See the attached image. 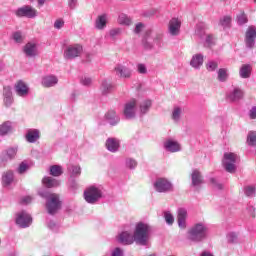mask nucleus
<instances>
[{"instance_id": "nucleus-1", "label": "nucleus", "mask_w": 256, "mask_h": 256, "mask_svg": "<svg viewBox=\"0 0 256 256\" xmlns=\"http://www.w3.org/2000/svg\"><path fill=\"white\" fill-rule=\"evenodd\" d=\"M133 235L136 245L146 246L151 237V226L145 222H138Z\"/></svg>"}, {"instance_id": "nucleus-2", "label": "nucleus", "mask_w": 256, "mask_h": 256, "mask_svg": "<svg viewBox=\"0 0 256 256\" xmlns=\"http://www.w3.org/2000/svg\"><path fill=\"white\" fill-rule=\"evenodd\" d=\"M38 195L42 199H46V209L49 215H55L61 209V200L58 194L51 193L48 190H40L38 191Z\"/></svg>"}, {"instance_id": "nucleus-3", "label": "nucleus", "mask_w": 256, "mask_h": 256, "mask_svg": "<svg viewBox=\"0 0 256 256\" xmlns=\"http://www.w3.org/2000/svg\"><path fill=\"white\" fill-rule=\"evenodd\" d=\"M209 233V228L203 222H199L194 224L188 232V239L190 241H194L195 243H200V241H204L207 239V235Z\"/></svg>"}, {"instance_id": "nucleus-4", "label": "nucleus", "mask_w": 256, "mask_h": 256, "mask_svg": "<svg viewBox=\"0 0 256 256\" xmlns=\"http://www.w3.org/2000/svg\"><path fill=\"white\" fill-rule=\"evenodd\" d=\"M239 161V156L233 152H226L224 153L223 159H222V165L227 171V173H235L237 171V162Z\"/></svg>"}, {"instance_id": "nucleus-5", "label": "nucleus", "mask_w": 256, "mask_h": 256, "mask_svg": "<svg viewBox=\"0 0 256 256\" xmlns=\"http://www.w3.org/2000/svg\"><path fill=\"white\" fill-rule=\"evenodd\" d=\"M244 45L249 51H253L256 47V26L250 25L247 27L244 34Z\"/></svg>"}, {"instance_id": "nucleus-6", "label": "nucleus", "mask_w": 256, "mask_h": 256, "mask_svg": "<svg viewBox=\"0 0 256 256\" xmlns=\"http://www.w3.org/2000/svg\"><path fill=\"white\" fill-rule=\"evenodd\" d=\"M101 197H103V191L95 186H90L84 191V199L86 203H90V205H95Z\"/></svg>"}, {"instance_id": "nucleus-7", "label": "nucleus", "mask_w": 256, "mask_h": 256, "mask_svg": "<svg viewBox=\"0 0 256 256\" xmlns=\"http://www.w3.org/2000/svg\"><path fill=\"white\" fill-rule=\"evenodd\" d=\"M81 53H83V46L80 44L69 45L64 49V59L67 61H73V59L81 57Z\"/></svg>"}, {"instance_id": "nucleus-8", "label": "nucleus", "mask_w": 256, "mask_h": 256, "mask_svg": "<svg viewBox=\"0 0 256 256\" xmlns=\"http://www.w3.org/2000/svg\"><path fill=\"white\" fill-rule=\"evenodd\" d=\"M153 187L157 193H171L173 191V183L166 178H157Z\"/></svg>"}, {"instance_id": "nucleus-9", "label": "nucleus", "mask_w": 256, "mask_h": 256, "mask_svg": "<svg viewBox=\"0 0 256 256\" xmlns=\"http://www.w3.org/2000/svg\"><path fill=\"white\" fill-rule=\"evenodd\" d=\"M114 73L119 79H131L133 77V70L125 64H117L114 67Z\"/></svg>"}, {"instance_id": "nucleus-10", "label": "nucleus", "mask_w": 256, "mask_h": 256, "mask_svg": "<svg viewBox=\"0 0 256 256\" xmlns=\"http://www.w3.org/2000/svg\"><path fill=\"white\" fill-rule=\"evenodd\" d=\"M16 17H26L27 19H35L37 16V10L29 5L18 8L15 11Z\"/></svg>"}, {"instance_id": "nucleus-11", "label": "nucleus", "mask_w": 256, "mask_h": 256, "mask_svg": "<svg viewBox=\"0 0 256 256\" xmlns=\"http://www.w3.org/2000/svg\"><path fill=\"white\" fill-rule=\"evenodd\" d=\"M137 111V100L136 99H131L126 104L124 105V117L127 119H135Z\"/></svg>"}, {"instance_id": "nucleus-12", "label": "nucleus", "mask_w": 256, "mask_h": 256, "mask_svg": "<svg viewBox=\"0 0 256 256\" xmlns=\"http://www.w3.org/2000/svg\"><path fill=\"white\" fill-rule=\"evenodd\" d=\"M33 222V218L26 211H21L16 216V225H19L22 229H26Z\"/></svg>"}, {"instance_id": "nucleus-13", "label": "nucleus", "mask_w": 256, "mask_h": 256, "mask_svg": "<svg viewBox=\"0 0 256 256\" xmlns=\"http://www.w3.org/2000/svg\"><path fill=\"white\" fill-rule=\"evenodd\" d=\"M191 187H194L195 191H201V185L205 183L203 175L197 169H194L191 173Z\"/></svg>"}, {"instance_id": "nucleus-14", "label": "nucleus", "mask_w": 256, "mask_h": 256, "mask_svg": "<svg viewBox=\"0 0 256 256\" xmlns=\"http://www.w3.org/2000/svg\"><path fill=\"white\" fill-rule=\"evenodd\" d=\"M168 33L171 37H177L181 33V20L172 18L168 24Z\"/></svg>"}, {"instance_id": "nucleus-15", "label": "nucleus", "mask_w": 256, "mask_h": 256, "mask_svg": "<svg viewBox=\"0 0 256 256\" xmlns=\"http://www.w3.org/2000/svg\"><path fill=\"white\" fill-rule=\"evenodd\" d=\"M205 61V56L201 53L194 54L190 60V66L196 71H199L201 67H203V63Z\"/></svg>"}, {"instance_id": "nucleus-16", "label": "nucleus", "mask_w": 256, "mask_h": 256, "mask_svg": "<svg viewBox=\"0 0 256 256\" xmlns=\"http://www.w3.org/2000/svg\"><path fill=\"white\" fill-rule=\"evenodd\" d=\"M118 241L122 245H133L135 243V236L128 231H124L118 235Z\"/></svg>"}, {"instance_id": "nucleus-17", "label": "nucleus", "mask_w": 256, "mask_h": 256, "mask_svg": "<svg viewBox=\"0 0 256 256\" xmlns=\"http://www.w3.org/2000/svg\"><path fill=\"white\" fill-rule=\"evenodd\" d=\"M24 54L26 55V57H37V55H39V50L37 49V44L33 43V42H28L24 48H23Z\"/></svg>"}, {"instance_id": "nucleus-18", "label": "nucleus", "mask_w": 256, "mask_h": 256, "mask_svg": "<svg viewBox=\"0 0 256 256\" xmlns=\"http://www.w3.org/2000/svg\"><path fill=\"white\" fill-rule=\"evenodd\" d=\"M177 222L180 229L187 228V209L185 208L178 209Z\"/></svg>"}, {"instance_id": "nucleus-19", "label": "nucleus", "mask_w": 256, "mask_h": 256, "mask_svg": "<svg viewBox=\"0 0 256 256\" xmlns=\"http://www.w3.org/2000/svg\"><path fill=\"white\" fill-rule=\"evenodd\" d=\"M15 92L19 97H27L29 95V86L20 80L15 85Z\"/></svg>"}, {"instance_id": "nucleus-20", "label": "nucleus", "mask_w": 256, "mask_h": 256, "mask_svg": "<svg viewBox=\"0 0 256 256\" xmlns=\"http://www.w3.org/2000/svg\"><path fill=\"white\" fill-rule=\"evenodd\" d=\"M164 149L169 151V153H177L181 151V144L175 140L169 139L164 142Z\"/></svg>"}, {"instance_id": "nucleus-21", "label": "nucleus", "mask_w": 256, "mask_h": 256, "mask_svg": "<svg viewBox=\"0 0 256 256\" xmlns=\"http://www.w3.org/2000/svg\"><path fill=\"white\" fill-rule=\"evenodd\" d=\"M115 89V85L111 83V81L103 80L100 85V92L102 95H109V93H113Z\"/></svg>"}, {"instance_id": "nucleus-22", "label": "nucleus", "mask_w": 256, "mask_h": 256, "mask_svg": "<svg viewBox=\"0 0 256 256\" xmlns=\"http://www.w3.org/2000/svg\"><path fill=\"white\" fill-rule=\"evenodd\" d=\"M109 19V16L107 14L99 15L95 21V27L99 31H103L105 27H107V20Z\"/></svg>"}, {"instance_id": "nucleus-23", "label": "nucleus", "mask_w": 256, "mask_h": 256, "mask_svg": "<svg viewBox=\"0 0 256 256\" xmlns=\"http://www.w3.org/2000/svg\"><path fill=\"white\" fill-rule=\"evenodd\" d=\"M59 83V79L56 76L49 75L42 78V85L43 87H55Z\"/></svg>"}, {"instance_id": "nucleus-24", "label": "nucleus", "mask_w": 256, "mask_h": 256, "mask_svg": "<svg viewBox=\"0 0 256 256\" xmlns=\"http://www.w3.org/2000/svg\"><path fill=\"white\" fill-rule=\"evenodd\" d=\"M153 105V102L151 100L146 99L139 102V113L141 116L147 115L149 113V109H151V106Z\"/></svg>"}, {"instance_id": "nucleus-25", "label": "nucleus", "mask_w": 256, "mask_h": 256, "mask_svg": "<svg viewBox=\"0 0 256 256\" xmlns=\"http://www.w3.org/2000/svg\"><path fill=\"white\" fill-rule=\"evenodd\" d=\"M106 148L111 153H117V151H119V141L117 138H108L106 140Z\"/></svg>"}, {"instance_id": "nucleus-26", "label": "nucleus", "mask_w": 256, "mask_h": 256, "mask_svg": "<svg viewBox=\"0 0 256 256\" xmlns=\"http://www.w3.org/2000/svg\"><path fill=\"white\" fill-rule=\"evenodd\" d=\"M3 97H4V103L6 107H9V105L13 103V92H11L10 86H4Z\"/></svg>"}, {"instance_id": "nucleus-27", "label": "nucleus", "mask_w": 256, "mask_h": 256, "mask_svg": "<svg viewBox=\"0 0 256 256\" xmlns=\"http://www.w3.org/2000/svg\"><path fill=\"white\" fill-rule=\"evenodd\" d=\"M43 185L48 189H52L53 187H59L61 182L53 177L46 176L42 180Z\"/></svg>"}, {"instance_id": "nucleus-28", "label": "nucleus", "mask_w": 256, "mask_h": 256, "mask_svg": "<svg viewBox=\"0 0 256 256\" xmlns=\"http://www.w3.org/2000/svg\"><path fill=\"white\" fill-rule=\"evenodd\" d=\"M40 137V132L37 129H29L26 133V141L28 143H36Z\"/></svg>"}, {"instance_id": "nucleus-29", "label": "nucleus", "mask_w": 256, "mask_h": 256, "mask_svg": "<svg viewBox=\"0 0 256 256\" xmlns=\"http://www.w3.org/2000/svg\"><path fill=\"white\" fill-rule=\"evenodd\" d=\"M105 117L108 123H110L111 125H117V123H119L120 121L119 116L117 115V112H115V110L108 111Z\"/></svg>"}, {"instance_id": "nucleus-30", "label": "nucleus", "mask_w": 256, "mask_h": 256, "mask_svg": "<svg viewBox=\"0 0 256 256\" xmlns=\"http://www.w3.org/2000/svg\"><path fill=\"white\" fill-rule=\"evenodd\" d=\"M251 71L252 68L250 64H243L239 71L241 79H249V77H251Z\"/></svg>"}, {"instance_id": "nucleus-31", "label": "nucleus", "mask_w": 256, "mask_h": 256, "mask_svg": "<svg viewBox=\"0 0 256 256\" xmlns=\"http://www.w3.org/2000/svg\"><path fill=\"white\" fill-rule=\"evenodd\" d=\"M13 171H7L2 175V184L4 187H9V185H11V183H13Z\"/></svg>"}, {"instance_id": "nucleus-32", "label": "nucleus", "mask_w": 256, "mask_h": 256, "mask_svg": "<svg viewBox=\"0 0 256 256\" xmlns=\"http://www.w3.org/2000/svg\"><path fill=\"white\" fill-rule=\"evenodd\" d=\"M183 114V109L181 107L176 106L172 110L171 119L174 121V123H179L181 121V115Z\"/></svg>"}, {"instance_id": "nucleus-33", "label": "nucleus", "mask_w": 256, "mask_h": 256, "mask_svg": "<svg viewBox=\"0 0 256 256\" xmlns=\"http://www.w3.org/2000/svg\"><path fill=\"white\" fill-rule=\"evenodd\" d=\"M230 101H239V99L243 98V91L239 88H235L228 96Z\"/></svg>"}, {"instance_id": "nucleus-34", "label": "nucleus", "mask_w": 256, "mask_h": 256, "mask_svg": "<svg viewBox=\"0 0 256 256\" xmlns=\"http://www.w3.org/2000/svg\"><path fill=\"white\" fill-rule=\"evenodd\" d=\"M11 129H13V126L11 125V122L6 121L2 125H0V135H7V133H11Z\"/></svg>"}, {"instance_id": "nucleus-35", "label": "nucleus", "mask_w": 256, "mask_h": 256, "mask_svg": "<svg viewBox=\"0 0 256 256\" xmlns=\"http://www.w3.org/2000/svg\"><path fill=\"white\" fill-rule=\"evenodd\" d=\"M50 175H52V177H61V175H63V168L59 165L51 166Z\"/></svg>"}, {"instance_id": "nucleus-36", "label": "nucleus", "mask_w": 256, "mask_h": 256, "mask_svg": "<svg viewBox=\"0 0 256 256\" xmlns=\"http://www.w3.org/2000/svg\"><path fill=\"white\" fill-rule=\"evenodd\" d=\"M227 71V68H220L218 70V81H220V83H225V81L229 79V74Z\"/></svg>"}, {"instance_id": "nucleus-37", "label": "nucleus", "mask_w": 256, "mask_h": 256, "mask_svg": "<svg viewBox=\"0 0 256 256\" xmlns=\"http://www.w3.org/2000/svg\"><path fill=\"white\" fill-rule=\"evenodd\" d=\"M247 145L250 147H256V132L250 131L247 135Z\"/></svg>"}, {"instance_id": "nucleus-38", "label": "nucleus", "mask_w": 256, "mask_h": 256, "mask_svg": "<svg viewBox=\"0 0 256 256\" xmlns=\"http://www.w3.org/2000/svg\"><path fill=\"white\" fill-rule=\"evenodd\" d=\"M219 25L220 27H223V29H229V27H231V17L224 16L220 18Z\"/></svg>"}, {"instance_id": "nucleus-39", "label": "nucleus", "mask_w": 256, "mask_h": 256, "mask_svg": "<svg viewBox=\"0 0 256 256\" xmlns=\"http://www.w3.org/2000/svg\"><path fill=\"white\" fill-rule=\"evenodd\" d=\"M217 67H219V63L215 60H209L206 63V70L209 71V73H213V71H217Z\"/></svg>"}, {"instance_id": "nucleus-40", "label": "nucleus", "mask_w": 256, "mask_h": 256, "mask_svg": "<svg viewBox=\"0 0 256 256\" xmlns=\"http://www.w3.org/2000/svg\"><path fill=\"white\" fill-rule=\"evenodd\" d=\"M118 22L120 23V25H131V18H129V16L125 14H121L118 17Z\"/></svg>"}, {"instance_id": "nucleus-41", "label": "nucleus", "mask_w": 256, "mask_h": 256, "mask_svg": "<svg viewBox=\"0 0 256 256\" xmlns=\"http://www.w3.org/2000/svg\"><path fill=\"white\" fill-rule=\"evenodd\" d=\"M17 147L8 148L6 151V157L7 159H15L17 155Z\"/></svg>"}, {"instance_id": "nucleus-42", "label": "nucleus", "mask_w": 256, "mask_h": 256, "mask_svg": "<svg viewBox=\"0 0 256 256\" xmlns=\"http://www.w3.org/2000/svg\"><path fill=\"white\" fill-rule=\"evenodd\" d=\"M110 256H125V251L122 248H113L110 252Z\"/></svg>"}, {"instance_id": "nucleus-43", "label": "nucleus", "mask_w": 256, "mask_h": 256, "mask_svg": "<svg viewBox=\"0 0 256 256\" xmlns=\"http://www.w3.org/2000/svg\"><path fill=\"white\" fill-rule=\"evenodd\" d=\"M143 31H145V24H143L142 22L137 23L134 28L135 35H139L143 33Z\"/></svg>"}, {"instance_id": "nucleus-44", "label": "nucleus", "mask_w": 256, "mask_h": 256, "mask_svg": "<svg viewBox=\"0 0 256 256\" xmlns=\"http://www.w3.org/2000/svg\"><path fill=\"white\" fill-rule=\"evenodd\" d=\"M137 72L140 75H147V66L143 63H139L136 65Z\"/></svg>"}, {"instance_id": "nucleus-45", "label": "nucleus", "mask_w": 256, "mask_h": 256, "mask_svg": "<svg viewBox=\"0 0 256 256\" xmlns=\"http://www.w3.org/2000/svg\"><path fill=\"white\" fill-rule=\"evenodd\" d=\"M255 187L254 186H246L244 188V193L246 195V197H253V195H255Z\"/></svg>"}, {"instance_id": "nucleus-46", "label": "nucleus", "mask_w": 256, "mask_h": 256, "mask_svg": "<svg viewBox=\"0 0 256 256\" xmlns=\"http://www.w3.org/2000/svg\"><path fill=\"white\" fill-rule=\"evenodd\" d=\"M248 19H247V15L244 14V12L240 13L237 16V23L238 25H245V23H247Z\"/></svg>"}, {"instance_id": "nucleus-47", "label": "nucleus", "mask_w": 256, "mask_h": 256, "mask_svg": "<svg viewBox=\"0 0 256 256\" xmlns=\"http://www.w3.org/2000/svg\"><path fill=\"white\" fill-rule=\"evenodd\" d=\"M164 219L168 225H173V223H175V218L171 215V212H165Z\"/></svg>"}, {"instance_id": "nucleus-48", "label": "nucleus", "mask_w": 256, "mask_h": 256, "mask_svg": "<svg viewBox=\"0 0 256 256\" xmlns=\"http://www.w3.org/2000/svg\"><path fill=\"white\" fill-rule=\"evenodd\" d=\"M210 183L213 185V187H214L217 191H223V184L217 182V179H215V178H210Z\"/></svg>"}, {"instance_id": "nucleus-49", "label": "nucleus", "mask_w": 256, "mask_h": 256, "mask_svg": "<svg viewBox=\"0 0 256 256\" xmlns=\"http://www.w3.org/2000/svg\"><path fill=\"white\" fill-rule=\"evenodd\" d=\"M126 167H128V169H135V167H137V161L135 159L128 158L126 160Z\"/></svg>"}, {"instance_id": "nucleus-50", "label": "nucleus", "mask_w": 256, "mask_h": 256, "mask_svg": "<svg viewBox=\"0 0 256 256\" xmlns=\"http://www.w3.org/2000/svg\"><path fill=\"white\" fill-rule=\"evenodd\" d=\"M228 243H237V234L235 232H230L227 235Z\"/></svg>"}, {"instance_id": "nucleus-51", "label": "nucleus", "mask_w": 256, "mask_h": 256, "mask_svg": "<svg viewBox=\"0 0 256 256\" xmlns=\"http://www.w3.org/2000/svg\"><path fill=\"white\" fill-rule=\"evenodd\" d=\"M81 175V166H72V176L79 177Z\"/></svg>"}, {"instance_id": "nucleus-52", "label": "nucleus", "mask_w": 256, "mask_h": 256, "mask_svg": "<svg viewBox=\"0 0 256 256\" xmlns=\"http://www.w3.org/2000/svg\"><path fill=\"white\" fill-rule=\"evenodd\" d=\"M29 169V166L22 162L19 167H18V173H20V175H23V173H25V171H27Z\"/></svg>"}, {"instance_id": "nucleus-53", "label": "nucleus", "mask_w": 256, "mask_h": 256, "mask_svg": "<svg viewBox=\"0 0 256 256\" xmlns=\"http://www.w3.org/2000/svg\"><path fill=\"white\" fill-rule=\"evenodd\" d=\"M109 35H110V37H112V39H115V37H117V35H121V30L119 28H114L109 31Z\"/></svg>"}, {"instance_id": "nucleus-54", "label": "nucleus", "mask_w": 256, "mask_h": 256, "mask_svg": "<svg viewBox=\"0 0 256 256\" xmlns=\"http://www.w3.org/2000/svg\"><path fill=\"white\" fill-rule=\"evenodd\" d=\"M13 39L14 41H16V43H21L23 41V35L21 34V32H15L13 34Z\"/></svg>"}, {"instance_id": "nucleus-55", "label": "nucleus", "mask_w": 256, "mask_h": 256, "mask_svg": "<svg viewBox=\"0 0 256 256\" xmlns=\"http://www.w3.org/2000/svg\"><path fill=\"white\" fill-rule=\"evenodd\" d=\"M65 25V21L63 19H58L54 22V28L55 29H62V27Z\"/></svg>"}, {"instance_id": "nucleus-56", "label": "nucleus", "mask_w": 256, "mask_h": 256, "mask_svg": "<svg viewBox=\"0 0 256 256\" xmlns=\"http://www.w3.org/2000/svg\"><path fill=\"white\" fill-rule=\"evenodd\" d=\"M82 85H85L86 87H89L91 83H93V80L90 77H84L81 79Z\"/></svg>"}, {"instance_id": "nucleus-57", "label": "nucleus", "mask_w": 256, "mask_h": 256, "mask_svg": "<svg viewBox=\"0 0 256 256\" xmlns=\"http://www.w3.org/2000/svg\"><path fill=\"white\" fill-rule=\"evenodd\" d=\"M32 201H33V197L25 196L24 198H22L21 203L23 205H29V203H31Z\"/></svg>"}, {"instance_id": "nucleus-58", "label": "nucleus", "mask_w": 256, "mask_h": 256, "mask_svg": "<svg viewBox=\"0 0 256 256\" xmlns=\"http://www.w3.org/2000/svg\"><path fill=\"white\" fill-rule=\"evenodd\" d=\"M247 212H248V215H250V217H252L253 219H255V207H253V206H248V207H247Z\"/></svg>"}, {"instance_id": "nucleus-59", "label": "nucleus", "mask_w": 256, "mask_h": 256, "mask_svg": "<svg viewBox=\"0 0 256 256\" xmlns=\"http://www.w3.org/2000/svg\"><path fill=\"white\" fill-rule=\"evenodd\" d=\"M68 7L70 9H76V7H77V0H68Z\"/></svg>"}, {"instance_id": "nucleus-60", "label": "nucleus", "mask_w": 256, "mask_h": 256, "mask_svg": "<svg viewBox=\"0 0 256 256\" xmlns=\"http://www.w3.org/2000/svg\"><path fill=\"white\" fill-rule=\"evenodd\" d=\"M249 115L250 119H256V106L251 108Z\"/></svg>"}, {"instance_id": "nucleus-61", "label": "nucleus", "mask_w": 256, "mask_h": 256, "mask_svg": "<svg viewBox=\"0 0 256 256\" xmlns=\"http://www.w3.org/2000/svg\"><path fill=\"white\" fill-rule=\"evenodd\" d=\"M48 227L49 229H51L52 231H55V229H57V224L53 221H49L48 222Z\"/></svg>"}, {"instance_id": "nucleus-62", "label": "nucleus", "mask_w": 256, "mask_h": 256, "mask_svg": "<svg viewBox=\"0 0 256 256\" xmlns=\"http://www.w3.org/2000/svg\"><path fill=\"white\" fill-rule=\"evenodd\" d=\"M206 43H208V45H211V43H213V36L208 35V36L206 37Z\"/></svg>"}, {"instance_id": "nucleus-63", "label": "nucleus", "mask_w": 256, "mask_h": 256, "mask_svg": "<svg viewBox=\"0 0 256 256\" xmlns=\"http://www.w3.org/2000/svg\"><path fill=\"white\" fill-rule=\"evenodd\" d=\"M76 99H77V94L73 92L70 96V101H76Z\"/></svg>"}, {"instance_id": "nucleus-64", "label": "nucleus", "mask_w": 256, "mask_h": 256, "mask_svg": "<svg viewBox=\"0 0 256 256\" xmlns=\"http://www.w3.org/2000/svg\"><path fill=\"white\" fill-rule=\"evenodd\" d=\"M45 1L47 0H38L39 7H43L45 5Z\"/></svg>"}]
</instances>
